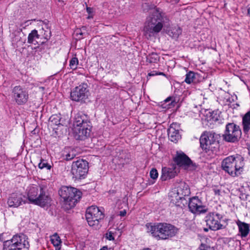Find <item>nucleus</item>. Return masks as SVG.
Here are the masks:
<instances>
[{
  "label": "nucleus",
  "mask_w": 250,
  "mask_h": 250,
  "mask_svg": "<svg viewBox=\"0 0 250 250\" xmlns=\"http://www.w3.org/2000/svg\"><path fill=\"white\" fill-rule=\"evenodd\" d=\"M169 21L166 14L159 9L153 10L152 14L150 15L146 20L144 27V34L149 39L158 33L162 30L164 24Z\"/></svg>",
  "instance_id": "1"
},
{
  "label": "nucleus",
  "mask_w": 250,
  "mask_h": 250,
  "mask_svg": "<svg viewBox=\"0 0 250 250\" xmlns=\"http://www.w3.org/2000/svg\"><path fill=\"white\" fill-rule=\"evenodd\" d=\"M147 232L156 239L166 240L175 236L178 229L174 226L167 223H148L146 225Z\"/></svg>",
  "instance_id": "2"
},
{
  "label": "nucleus",
  "mask_w": 250,
  "mask_h": 250,
  "mask_svg": "<svg viewBox=\"0 0 250 250\" xmlns=\"http://www.w3.org/2000/svg\"><path fill=\"white\" fill-rule=\"evenodd\" d=\"M244 158L241 155H231L222 162V169L232 177H238L242 174L245 167Z\"/></svg>",
  "instance_id": "3"
},
{
  "label": "nucleus",
  "mask_w": 250,
  "mask_h": 250,
  "mask_svg": "<svg viewBox=\"0 0 250 250\" xmlns=\"http://www.w3.org/2000/svg\"><path fill=\"white\" fill-rule=\"evenodd\" d=\"M91 125L84 115L77 114L73 123V131L77 140H83L90 134Z\"/></svg>",
  "instance_id": "4"
},
{
  "label": "nucleus",
  "mask_w": 250,
  "mask_h": 250,
  "mask_svg": "<svg viewBox=\"0 0 250 250\" xmlns=\"http://www.w3.org/2000/svg\"><path fill=\"white\" fill-rule=\"evenodd\" d=\"M190 194L189 186L185 182H181L179 186L172 188L169 192L170 202L177 207L184 206L187 203L185 198Z\"/></svg>",
  "instance_id": "5"
},
{
  "label": "nucleus",
  "mask_w": 250,
  "mask_h": 250,
  "mask_svg": "<svg viewBox=\"0 0 250 250\" xmlns=\"http://www.w3.org/2000/svg\"><path fill=\"white\" fill-rule=\"evenodd\" d=\"M3 250H29V242L27 237L22 234L14 235L11 239L3 242Z\"/></svg>",
  "instance_id": "6"
},
{
  "label": "nucleus",
  "mask_w": 250,
  "mask_h": 250,
  "mask_svg": "<svg viewBox=\"0 0 250 250\" xmlns=\"http://www.w3.org/2000/svg\"><path fill=\"white\" fill-rule=\"evenodd\" d=\"M85 217L90 226L97 229L100 227V221L104 218V208L92 206L87 208Z\"/></svg>",
  "instance_id": "7"
},
{
  "label": "nucleus",
  "mask_w": 250,
  "mask_h": 250,
  "mask_svg": "<svg viewBox=\"0 0 250 250\" xmlns=\"http://www.w3.org/2000/svg\"><path fill=\"white\" fill-rule=\"evenodd\" d=\"M215 134L212 132H205L200 137V143L202 148L206 152H213L217 148L218 143L215 138Z\"/></svg>",
  "instance_id": "8"
},
{
  "label": "nucleus",
  "mask_w": 250,
  "mask_h": 250,
  "mask_svg": "<svg viewBox=\"0 0 250 250\" xmlns=\"http://www.w3.org/2000/svg\"><path fill=\"white\" fill-rule=\"evenodd\" d=\"M241 134V130L239 125L234 123H228L226 125L223 138L226 142L235 143L239 140Z\"/></svg>",
  "instance_id": "9"
},
{
  "label": "nucleus",
  "mask_w": 250,
  "mask_h": 250,
  "mask_svg": "<svg viewBox=\"0 0 250 250\" xmlns=\"http://www.w3.org/2000/svg\"><path fill=\"white\" fill-rule=\"evenodd\" d=\"M88 170V162L83 159H80L73 162L71 172L73 178L81 179L84 178Z\"/></svg>",
  "instance_id": "10"
},
{
  "label": "nucleus",
  "mask_w": 250,
  "mask_h": 250,
  "mask_svg": "<svg viewBox=\"0 0 250 250\" xmlns=\"http://www.w3.org/2000/svg\"><path fill=\"white\" fill-rule=\"evenodd\" d=\"M12 97L18 105L24 104L29 98L27 89L20 85L15 86L12 90Z\"/></svg>",
  "instance_id": "11"
},
{
  "label": "nucleus",
  "mask_w": 250,
  "mask_h": 250,
  "mask_svg": "<svg viewBox=\"0 0 250 250\" xmlns=\"http://www.w3.org/2000/svg\"><path fill=\"white\" fill-rule=\"evenodd\" d=\"M87 88V84L85 83L75 87L72 90L70 93L71 100L78 102L86 99L87 97V93L88 91Z\"/></svg>",
  "instance_id": "12"
},
{
  "label": "nucleus",
  "mask_w": 250,
  "mask_h": 250,
  "mask_svg": "<svg viewBox=\"0 0 250 250\" xmlns=\"http://www.w3.org/2000/svg\"><path fill=\"white\" fill-rule=\"evenodd\" d=\"M222 216L217 212H211L206 217L207 225L212 230H217L222 229L223 225L220 223Z\"/></svg>",
  "instance_id": "13"
},
{
  "label": "nucleus",
  "mask_w": 250,
  "mask_h": 250,
  "mask_svg": "<svg viewBox=\"0 0 250 250\" xmlns=\"http://www.w3.org/2000/svg\"><path fill=\"white\" fill-rule=\"evenodd\" d=\"M188 208L193 213L200 214L207 211L206 207L198 197L190 198L188 202Z\"/></svg>",
  "instance_id": "14"
},
{
  "label": "nucleus",
  "mask_w": 250,
  "mask_h": 250,
  "mask_svg": "<svg viewBox=\"0 0 250 250\" xmlns=\"http://www.w3.org/2000/svg\"><path fill=\"white\" fill-rule=\"evenodd\" d=\"M51 202V198L46 194L44 188L40 186L39 195L34 204L42 207H44L50 205Z\"/></svg>",
  "instance_id": "15"
},
{
  "label": "nucleus",
  "mask_w": 250,
  "mask_h": 250,
  "mask_svg": "<svg viewBox=\"0 0 250 250\" xmlns=\"http://www.w3.org/2000/svg\"><path fill=\"white\" fill-rule=\"evenodd\" d=\"M174 160L177 165L185 169H188L192 164L191 160L182 152H177Z\"/></svg>",
  "instance_id": "16"
},
{
  "label": "nucleus",
  "mask_w": 250,
  "mask_h": 250,
  "mask_svg": "<svg viewBox=\"0 0 250 250\" xmlns=\"http://www.w3.org/2000/svg\"><path fill=\"white\" fill-rule=\"evenodd\" d=\"M70 197L68 198V200H66L65 203L68 204L70 208L74 207L77 202L81 197L82 193L80 191L74 188H71V190L70 191Z\"/></svg>",
  "instance_id": "17"
},
{
  "label": "nucleus",
  "mask_w": 250,
  "mask_h": 250,
  "mask_svg": "<svg viewBox=\"0 0 250 250\" xmlns=\"http://www.w3.org/2000/svg\"><path fill=\"white\" fill-rule=\"evenodd\" d=\"M22 195L18 193H12L8 199L7 204L10 207L17 208L20 206L23 200Z\"/></svg>",
  "instance_id": "18"
},
{
  "label": "nucleus",
  "mask_w": 250,
  "mask_h": 250,
  "mask_svg": "<svg viewBox=\"0 0 250 250\" xmlns=\"http://www.w3.org/2000/svg\"><path fill=\"white\" fill-rule=\"evenodd\" d=\"M176 124H172L168 129V136L169 139L173 142H177L180 138L179 130L176 129Z\"/></svg>",
  "instance_id": "19"
},
{
  "label": "nucleus",
  "mask_w": 250,
  "mask_h": 250,
  "mask_svg": "<svg viewBox=\"0 0 250 250\" xmlns=\"http://www.w3.org/2000/svg\"><path fill=\"white\" fill-rule=\"evenodd\" d=\"M12 39V43L15 48H18L23 45L25 42V36L21 32H18Z\"/></svg>",
  "instance_id": "20"
},
{
  "label": "nucleus",
  "mask_w": 250,
  "mask_h": 250,
  "mask_svg": "<svg viewBox=\"0 0 250 250\" xmlns=\"http://www.w3.org/2000/svg\"><path fill=\"white\" fill-rule=\"evenodd\" d=\"M40 187L37 186H32L28 187L27 190V196L29 201L34 203L35 200L39 195Z\"/></svg>",
  "instance_id": "21"
},
{
  "label": "nucleus",
  "mask_w": 250,
  "mask_h": 250,
  "mask_svg": "<svg viewBox=\"0 0 250 250\" xmlns=\"http://www.w3.org/2000/svg\"><path fill=\"white\" fill-rule=\"evenodd\" d=\"M51 35V32L48 25L46 23L44 24L42 29L40 30L39 33L40 39H43L45 40V41H42V43L48 41L50 38Z\"/></svg>",
  "instance_id": "22"
},
{
  "label": "nucleus",
  "mask_w": 250,
  "mask_h": 250,
  "mask_svg": "<svg viewBox=\"0 0 250 250\" xmlns=\"http://www.w3.org/2000/svg\"><path fill=\"white\" fill-rule=\"evenodd\" d=\"M175 175L174 169L172 168L164 167L162 168L161 179L166 181L174 177Z\"/></svg>",
  "instance_id": "23"
},
{
  "label": "nucleus",
  "mask_w": 250,
  "mask_h": 250,
  "mask_svg": "<svg viewBox=\"0 0 250 250\" xmlns=\"http://www.w3.org/2000/svg\"><path fill=\"white\" fill-rule=\"evenodd\" d=\"M242 123L243 131L247 133L250 130V110L243 116Z\"/></svg>",
  "instance_id": "24"
},
{
  "label": "nucleus",
  "mask_w": 250,
  "mask_h": 250,
  "mask_svg": "<svg viewBox=\"0 0 250 250\" xmlns=\"http://www.w3.org/2000/svg\"><path fill=\"white\" fill-rule=\"evenodd\" d=\"M49 123L51 126H60L65 125V122L61 117V115L57 114L53 115L49 118Z\"/></svg>",
  "instance_id": "25"
},
{
  "label": "nucleus",
  "mask_w": 250,
  "mask_h": 250,
  "mask_svg": "<svg viewBox=\"0 0 250 250\" xmlns=\"http://www.w3.org/2000/svg\"><path fill=\"white\" fill-rule=\"evenodd\" d=\"M71 188L64 186L62 187L59 191V195L64 200V202H65L66 200H68V198L69 197Z\"/></svg>",
  "instance_id": "26"
},
{
  "label": "nucleus",
  "mask_w": 250,
  "mask_h": 250,
  "mask_svg": "<svg viewBox=\"0 0 250 250\" xmlns=\"http://www.w3.org/2000/svg\"><path fill=\"white\" fill-rule=\"evenodd\" d=\"M71 188L64 186L62 187L59 191V195L64 200V202H65L66 200H68V198L69 197Z\"/></svg>",
  "instance_id": "27"
},
{
  "label": "nucleus",
  "mask_w": 250,
  "mask_h": 250,
  "mask_svg": "<svg viewBox=\"0 0 250 250\" xmlns=\"http://www.w3.org/2000/svg\"><path fill=\"white\" fill-rule=\"evenodd\" d=\"M40 39L39 34L36 29L33 30L29 34L28 36L27 42L30 44H36L35 42H37L36 39Z\"/></svg>",
  "instance_id": "28"
},
{
  "label": "nucleus",
  "mask_w": 250,
  "mask_h": 250,
  "mask_svg": "<svg viewBox=\"0 0 250 250\" xmlns=\"http://www.w3.org/2000/svg\"><path fill=\"white\" fill-rule=\"evenodd\" d=\"M182 33V29L179 26L172 27L168 31V35L173 39H177Z\"/></svg>",
  "instance_id": "29"
},
{
  "label": "nucleus",
  "mask_w": 250,
  "mask_h": 250,
  "mask_svg": "<svg viewBox=\"0 0 250 250\" xmlns=\"http://www.w3.org/2000/svg\"><path fill=\"white\" fill-rule=\"evenodd\" d=\"M64 159L67 161L73 159L76 155V151L74 149L66 148L63 154Z\"/></svg>",
  "instance_id": "30"
},
{
  "label": "nucleus",
  "mask_w": 250,
  "mask_h": 250,
  "mask_svg": "<svg viewBox=\"0 0 250 250\" xmlns=\"http://www.w3.org/2000/svg\"><path fill=\"white\" fill-rule=\"evenodd\" d=\"M159 61V57L158 55L152 52L146 56V61L150 63H157Z\"/></svg>",
  "instance_id": "31"
},
{
  "label": "nucleus",
  "mask_w": 250,
  "mask_h": 250,
  "mask_svg": "<svg viewBox=\"0 0 250 250\" xmlns=\"http://www.w3.org/2000/svg\"><path fill=\"white\" fill-rule=\"evenodd\" d=\"M196 73L193 71H189L186 75L185 82L188 84L193 83L195 79Z\"/></svg>",
  "instance_id": "32"
},
{
  "label": "nucleus",
  "mask_w": 250,
  "mask_h": 250,
  "mask_svg": "<svg viewBox=\"0 0 250 250\" xmlns=\"http://www.w3.org/2000/svg\"><path fill=\"white\" fill-rule=\"evenodd\" d=\"M50 240L52 244L55 247H58L60 246L62 243L60 237L57 233H55L51 236Z\"/></svg>",
  "instance_id": "33"
},
{
  "label": "nucleus",
  "mask_w": 250,
  "mask_h": 250,
  "mask_svg": "<svg viewBox=\"0 0 250 250\" xmlns=\"http://www.w3.org/2000/svg\"><path fill=\"white\" fill-rule=\"evenodd\" d=\"M155 9H158L156 8L154 5L149 4L148 2L143 3L142 4V9L144 12H146L150 11V15L152 14L153 10Z\"/></svg>",
  "instance_id": "34"
},
{
  "label": "nucleus",
  "mask_w": 250,
  "mask_h": 250,
  "mask_svg": "<svg viewBox=\"0 0 250 250\" xmlns=\"http://www.w3.org/2000/svg\"><path fill=\"white\" fill-rule=\"evenodd\" d=\"M86 27L85 26L82 27L80 29H77L75 31V35L78 39H81L83 38V35L85 34L83 31L85 30Z\"/></svg>",
  "instance_id": "35"
},
{
  "label": "nucleus",
  "mask_w": 250,
  "mask_h": 250,
  "mask_svg": "<svg viewBox=\"0 0 250 250\" xmlns=\"http://www.w3.org/2000/svg\"><path fill=\"white\" fill-rule=\"evenodd\" d=\"M79 61L77 58H72L69 62V66L72 69L75 70L77 68Z\"/></svg>",
  "instance_id": "36"
},
{
  "label": "nucleus",
  "mask_w": 250,
  "mask_h": 250,
  "mask_svg": "<svg viewBox=\"0 0 250 250\" xmlns=\"http://www.w3.org/2000/svg\"><path fill=\"white\" fill-rule=\"evenodd\" d=\"M38 167L40 169L46 168L47 169H50L51 166L46 160L41 159L40 163L38 165Z\"/></svg>",
  "instance_id": "37"
},
{
  "label": "nucleus",
  "mask_w": 250,
  "mask_h": 250,
  "mask_svg": "<svg viewBox=\"0 0 250 250\" xmlns=\"http://www.w3.org/2000/svg\"><path fill=\"white\" fill-rule=\"evenodd\" d=\"M197 250H214L213 247L208 244L202 243Z\"/></svg>",
  "instance_id": "38"
},
{
  "label": "nucleus",
  "mask_w": 250,
  "mask_h": 250,
  "mask_svg": "<svg viewBox=\"0 0 250 250\" xmlns=\"http://www.w3.org/2000/svg\"><path fill=\"white\" fill-rule=\"evenodd\" d=\"M114 232H113L112 230H110V229H108L107 232L105 234V238L106 239L110 240V241H113L114 240Z\"/></svg>",
  "instance_id": "39"
},
{
  "label": "nucleus",
  "mask_w": 250,
  "mask_h": 250,
  "mask_svg": "<svg viewBox=\"0 0 250 250\" xmlns=\"http://www.w3.org/2000/svg\"><path fill=\"white\" fill-rule=\"evenodd\" d=\"M150 177L155 180L158 178V172L156 169L152 168L150 171Z\"/></svg>",
  "instance_id": "40"
},
{
  "label": "nucleus",
  "mask_w": 250,
  "mask_h": 250,
  "mask_svg": "<svg viewBox=\"0 0 250 250\" xmlns=\"http://www.w3.org/2000/svg\"><path fill=\"white\" fill-rule=\"evenodd\" d=\"M31 23L29 21H26L20 24L19 30L21 32L23 29H25L26 27L28 26Z\"/></svg>",
  "instance_id": "41"
},
{
  "label": "nucleus",
  "mask_w": 250,
  "mask_h": 250,
  "mask_svg": "<svg viewBox=\"0 0 250 250\" xmlns=\"http://www.w3.org/2000/svg\"><path fill=\"white\" fill-rule=\"evenodd\" d=\"M211 119L213 121H217L219 120V115H218L216 113H215L214 111H213L211 114Z\"/></svg>",
  "instance_id": "42"
},
{
  "label": "nucleus",
  "mask_w": 250,
  "mask_h": 250,
  "mask_svg": "<svg viewBox=\"0 0 250 250\" xmlns=\"http://www.w3.org/2000/svg\"><path fill=\"white\" fill-rule=\"evenodd\" d=\"M86 11L87 13L89 14L88 16L87 17V19H91L93 18V9L90 7H87Z\"/></svg>",
  "instance_id": "43"
},
{
  "label": "nucleus",
  "mask_w": 250,
  "mask_h": 250,
  "mask_svg": "<svg viewBox=\"0 0 250 250\" xmlns=\"http://www.w3.org/2000/svg\"><path fill=\"white\" fill-rule=\"evenodd\" d=\"M173 100H172V98L170 97H168L167 98L165 101L164 102L166 103H168L169 102H170V103H168V105H170L172 104V103H173Z\"/></svg>",
  "instance_id": "44"
},
{
  "label": "nucleus",
  "mask_w": 250,
  "mask_h": 250,
  "mask_svg": "<svg viewBox=\"0 0 250 250\" xmlns=\"http://www.w3.org/2000/svg\"><path fill=\"white\" fill-rule=\"evenodd\" d=\"M214 194L216 195H219L220 193V190L217 188H214L213 189Z\"/></svg>",
  "instance_id": "45"
},
{
  "label": "nucleus",
  "mask_w": 250,
  "mask_h": 250,
  "mask_svg": "<svg viewBox=\"0 0 250 250\" xmlns=\"http://www.w3.org/2000/svg\"><path fill=\"white\" fill-rule=\"evenodd\" d=\"M126 214V210L125 209L121 210L120 211L119 215L121 216H124Z\"/></svg>",
  "instance_id": "46"
},
{
  "label": "nucleus",
  "mask_w": 250,
  "mask_h": 250,
  "mask_svg": "<svg viewBox=\"0 0 250 250\" xmlns=\"http://www.w3.org/2000/svg\"><path fill=\"white\" fill-rule=\"evenodd\" d=\"M168 2H173L174 3H177L179 0H167Z\"/></svg>",
  "instance_id": "47"
},
{
  "label": "nucleus",
  "mask_w": 250,
  "mask_h": 250,
  "mask_svg": "<svg viewBox=\"0 0 250 250\" xmlns=\"http://www.w3.org/2000/svg\"><path fill=\"white\" fill-rule=\"evenodd\" d=\"M108 248L107 246L103 247L102 249H101L100 250H107Z\"/></svg>",
  "instance_id": "48"
},
{
  "label": "nucleus",
  "mask_w": 250,
  "mask_h": 250,
  "mask_svg": "<svg viewBox=\"0 0 250 250\" xmlns=\"http://www.w3.org/2000/svg\"><path fill=\"white\" fill-rule=\"evenodd\" d=\"M248 15L250 17V8L248 9Z\"/></svg>",
  "instance_id": "49"
},
{
  "label": "nucleus",
  "mask_w": 250,
  "mask_h": 250,
  "mask_svg": "<svg viewBox=\"0 0 250 250\" xmlns=\"http://www.w3.org/2000/svg\"><path fill=\"white\" fill-rule=\"evenodd\" d=\"M60 249H61V247H60V246H59L58 247H56L55 250H60Z\"/></svg>",
  "instance_id": "50"
},
{
  "label": "nucleus",
  "mask_w": 250,
  "mask_h": 250,
  "mask_svg": "<svg viewBox=\"0 0 250 250\" xmlns=\"http://www.w3.org/2000/svg\"><path fill=\"white\" fill-rule=\"evenodd\" d=\"M142 250H151L149 248H145Z\"/></svg>",
  "instance_id": "51"
},
{
  "label": "nucleus",
  "mask_w": 250,
  "mask_h": 250,
  "mask_svg": "<svg viewBox=\"0 0 250 250\" xmlns=\"http://www.w3.org/2000/svg\"><path fill=\"white\" fill-rule=\"evenodd\" d=\"M149 76H154L155 75V74H153V73H149L148 74Z\"/></svg>",
  "instance_id": "52"
},
{
  "label": "nucleus",
  "mask_w": 250,
  "mask_h": 250,
  "mask_svg": "<svg viewBox=\"0 0 250 250\" xmlns=\"http://www.w3.org/2000/svg\"><path fill=\"white\" fill-rule=\"evenodd\" d=\"M249 154L250 155V146L248 148Z\"/></svg>",
  "instance_id": "53"
},
{
  "label": "nucleus",
  "mask_w": 250,
  "mask_h": 250,
  "mask_svg": "<svg viewBox=\"0 0 250 250\" xmlns=\"http://www.w3.org/2000/svg\"><path fill=\"white\" fill-rule=\"evenodd\" d=\"M159 75H164V74L163 72H160Z\"/></svg>",
  "instance_id": "54"
}]
</instances>
